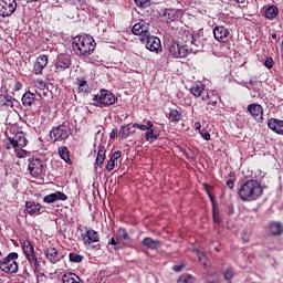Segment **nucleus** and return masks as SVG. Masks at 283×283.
<instances>
[{
  "mask_svg": "<svg viewBox=\"0 0 283 283\" xmlns=\"http://www.w3.org/2000/svg\"><path fill=\"white\" fill-rule=\"evenodd\" d=\"M235 3H244L247 0H234Z\"/></svg>",
  "mask_w": 283,
  "mask_h": 283,
  "instance_id": "774afa93",
  "label": "nucleus"
},
{
  "mask_svg": "<svg viewBox=\"0 0 283 283\" xmlns=\"http://www.w3.org/2000/svg\"><path fill=\"white\" fill-rule=\"evenodd\" d=\"M264 188L262 187V184L255 179L243 181L237 190V195L242 202H255V200L262 198Z\"/></svg>",
  "mask_w": 283,
  "mask_h": 283,
  "instance_id": "f257e3e1",
  "label": "nucleus"
},
{
  "mask_svg": "<svg viewBox=\"0 0 283 283\" xmlns=\"http://www.w3.org/2000/svg\"><path fill=\"white\" fill-rule=\"evenodd\" d=\"M56 200H62V202H65V200H67V195L62 191H55L53 193L46 195L43 198V202L46 205H52V202H56Z\"/></svg>",
  "mask_w": 283,
  "mask_h": 283,
  "instance_id": "4be33fe9",
  "label": "nucleus"
},
{
  "mask_svg": "<svg viewBox=\"0 0 283 283\" xmlns=\"http://www.w3.org/2000/svg\"><path fill=\"white\" fill-rule=\"evenodd\" d=\"M17 12V0H0V17H12Z\"/></svg>",
  "mask_w": 283,
  "mask_h": 283,
  "instance_id": "9d476101",
  "label": "nucleus"
},
{
  "mask_svg": "<svg viewBox=\"0 0 283 283\" xmlns=\"http://www.w3.org/2000/svg\"><path fill=\"white\" fill-rule=\"evenodd\" d=\"M129 134H132V128L129 127V125L120 126V128H119V136L122 138H124V139L128 138Z\"/></svg>",
  "mask_w": 283,
  "mask_h": 283,
  "instance_id": "ea45409f",
  "label": "nucleus"
},
{
  "mask_svg": "<svg viewBox=\"0 0 283 283\" xmlns=\"http://www.w3.org/2000/svg\"><path fill=\"white\" fill-rule=\"evenodd\" d=\"M25 211L34 218V216H41L43 213V206L38 201L31 200L25 202Z\"/></svg>",
  "mask_w": 283,
  "mask_h": 283,
  "instance_id": "f3484780",
  "label": "nucleus"
},
{
  "mask_svg": "<svg viewBox=\"0 0 283 283\" xmlns=\"http://www.w3.org/2000/svg\"><path fill=\"white\" fill-rule=\"evenodd\" d=\"M142 43H146V49L149 50V52H156V54H160V52H163L160 39L151 35V33H148V35L142 40Z\"/></svg>",
  "mask_w": 283,
  "mask_h": 283,
  "instance_id": "6e6552de",
  "label": "nucleus"
},
{
  "mask_svg": "<svg viewBox=\"0 0 283 283\" xmlns=\"http://www.w3.org/2000/svg\"><path fill=\"white\" fill-rule=\"evenodd\" d=\"M199 134L203 138V140H211V134H209V130H207L206 128L199 130Z\"/></svg>",
  "mask_w": 283,
  "mask_h": 283,
  "instance_id": "09e8293b",
  "label": "nucleus"
},
{
  "mask_svg": "<svg viewBox=\"0 0 283 283\" xmlns=\"http://www.w3.org/2000/svg\"><path fill=\"white\" fill-rule=\"evenodd\" d=\"M271 235L277 237L283 233V226L280 222H272L269 226Z\"/></svg>",
  "mask_w": 283,
  "mask_h": 283,
  "instance_id": "2f4dec72",
  "label": "nucleus"
},
{
  "mask_svg": "<svg viewBox=\"0 0 283 283\" xmlns=\"http://www.w3.org/2000/svg\"><path fill=\"white\" fill-rule=\"evenodd\" d=\"M70 262H74L75 264H80V262H83V256L81 254L71 252L69 254Z\"/></svg>",
  "mask_w": 283,
  "mask_h": 283,
  "instance_id": "a18cd8bd",
  "label": "nucleus"
},
{
  "mask_svg": "<svg viewBox=\"0 0 283 283\" xmlns=\"http://www.w3.org/2000/svg\"><path fill=\"white\" fill-rule=\"evenodd\" d=\"M23 274L30 277L31 274H30V270H28V266H24Z\"/></svg>",
  "mask_w": 283,
  "mask_h": 283,
  "instance_id": "69168bd1",
  "label": "nucleus"
},
{
  "mask_svg": "<svg viewBox=\"0 0 283 283\" xmlns=\"http://www.w3.org/2000/svg\"><path fill=\"white\" fill-rule=\"evenodd\" d=\"M72 49L76 56H90L96 50V41L90 35H77L73 39Z\"/></svg>",
  "mask_w": 283,
  "mask_h": 283,
  "instance_id": "f03ea898",
  "label": "nucleus"
},
{
  "mask_svg": "<svg viewBox=\"0 0 283 283\" xmlns=\"http://www.w3.org/2000/svg\"><path fill=\"white\" fill-rule=\"evenodd\" d=\"M247 111L253 120L256 123H264V108L262 105L255 103L249 104Z\"/></svg>",
  "mask_w": 283,
  "mask_h": 283,
  "instance_id": "9b49d317",
  "label": "nucleus"
},
{
  "mask_svg": "<svg viewBox=\"0 0 283 283\" xmlns=\"http://www.w3.org/2000/svg\"><path fill=\"white\" fill-rule=\"evenodd\" d=\"M133 127L135 129H140V132H149V129H151V127H154V122L147 120L146 125L145 124L134 123Z\"/></svg>",
  "mask_w": 283,
  "mask_h": 283,
  "instance_id": "c9c22d12",
  "label": "nucleus"
},
{
  "mask_svg": "<svg viewBox=\"0 0 283 283\" xmlns=\"http://www.w3.org/2000/svg\"><path fill=\"white\" fill-rule=\"evenodd\" d=\"M186 36L188 40H186V43H190V52L193 54H197V52H200L202 48H205V44L202 43V40H200V35H193L191 33H186Z\"/></svg>",
  "mask_w": 283,
  "mask_h": 283,
  "instance_id": "2eb2a0df",
  "label": "nucleus"
},
{
  "mask_svg": "<svg viewBox=\"0 0 283 283\" xmlns=\"http://www.w3.org/2000/svg\"><path fill=\"white\" fill-rule=\"evenodd\" d=\"M115 167H116V161H114V159H109L107 165H106V170L107 171H114Z\"/></svg>",
  "mask_w": 283,
  "mask_h": 283,
  "instance_id": "603ef678",
  "label": "nucleus"
},
{
  "mask_svg": "<svg viewBox=\"0 0 283 283\" xmlns=\"http://www.w3.org/2000/svg\"><path fill=\"white\" fill-rule=\"evenodd\" d=\"M14 98L9 94H0V111L13 109Z\"/></svg>",
  "mask_w": 283,
  "mask_h": 283,
  "instance_id": "412c9836",
  "label": "nucleus"
},
{
  "mask_svg": "<svg viewBox=\"0 0 283 283\" xmlns=\"http://www.w3.org/2000/svg\"><path fill=\"white\" fill-rule=\"evenodd\" d=\"M36 95L32 92H27L22 96V105L23 107H32L36 103Z\"/></svg>",
  "mask_w": 283,
  "mask_h": 283,
  "instance_id": "393cba45",
  "label": "nucleus"
},
{
  "mask_svg": "<svg viewBox=\"0 0 283 283\" xmlns=\"http://www.w3.org/2000/svg\"><path fill=\"white\" fill-rule=\"evenodd\" d=\"M59 156L66 163L67 165H72V159L70 158V148L66 146H61L57 149Z\"/></svg>",
  "mask_w": 283,
  "mask_h": 283,
  "instance_id": "c756f323",
  "label": "nucleus"
},
{
  "mask_svg": "<svg viewBox=\"0 0 283 283\" xmlns=\"http://www.w3.org/2000/svg\"><path fill=\"white\" fill-rule=\"evenodd\" d=\"M201 127H202V125L200 124V122H196V123L193 124V129H195L196 132H201V130H200Z\"/></svg>",
  "mask_w": 283,
  "mask_h": 283,
  "instance_id": "052dcab7",
  "label": "nucleus"
},
{
  "mask_svg": "<svg viewBox=\"0 0 283 283\" xmlns=\"http://www.w3.org/2000/svg\"><path fill=\"white\" fill-rule=\"evenodd\" d=\"M132 32L136 36H140V41H143L145 39V36L149 35V24H147L145 22H138V23L134 24Z\"/></svg>",
  "mask_w": 283,
  "mask_h": 283,
  "instance_id": "6ab92c4d",
  "label": "nucleus"
},
{
  "mask_svg": "<svg viewBox=\"0 0 283 283\" xmlns=\"http://www.w3.org/2000/svg\"><path fill=\"white\" fill-rule=\"evenodd\" d=\"M164 17H166L168 21H176V19H178V11L176 9H166Z\"/></svg>",
  "mask_w": 283,
  "mask_h": 283,
  "instance_id": "e433bc0d",
  "label": "nucleus"
},
{
  "mask_svg": "<svg viewBox=\"0 0 283 283\" xmlns=\"http://www.w3.org/2000/svg\"><path fill=\"white\" fill-rule=\"evenodd\" d=\"M228 189H233L235 187V181L233 179H229L227 181Z\"/></svg>",
  "mask_w": 283,
  "mask_h": 283,
  "instance_id": "4d7b16f0",
  "label": "nucleus"
},
{
  "mask_svg": "<svg viewBox=\"0 0 283 283\" xmlns=\"http://www.w3.org/2000/svg\"><path fill=\"white\" fill-rule=\"evenodd\" d=\"M268 70H272L273 65H275V62L273 61L272 57H268L265 62L263 63Z\"/></svg>",
  "mask_w": 283,
  "mask_h": 283,
  "instance_id": "3c124183",
  "label": "nucleus"
},
{
  "mask_svg": "<svg viewBox=\"0 0 283 283\" xmlns=\"http://www.w3.org/2000/svg\"><path fill=\"white\" fill-rule=\"evenodd\" d=\"M117 240H120L122 242H132V237L129 235V232H127V229L119 228L117 230Z\"/></svg>",
  "mask_w": 283,
  "mask_h": 283,
  "instance_id": "473e14b6",
  "label": "nucleus"
},
{
  "mask_svg": "<svg viewBox=\"0 0 283 283\" xmlns=\"http://www.w3.org/2000/svg\"><path fill=\"white\" fill-rule=\"evenodd\" d=\"M135 1V6L137 8H142L143 10H145V8H149V6H151V0H134Z\"/></svg>",
  "mask_w": 283,
  "mask_h": 283,
  "instance_id": "49530a36",
  "label": "nucleus"
},
{
  "mask_svg": "<svg viewBox=\"0 0 283 283\" xmlns=\"http://www.w3.org/2000/svg\"><path fill=\"white\" fill-rule=\"evenodd\" d=\"M50 137L52 138L53 143L67 140V138H70V132L67 130L65 125H59L52 128V130L50 132Z\"/></svg>",
  "mask_w": 283,
  "mask_h": 283,
  "instance_id": "1a4fd4ad",
  "label": "nucleus"
},
{
  "mask_svg": "<svg viewBox=\"0 0 283 283\" xmlns=\"http://www.w3.org/2000/svg\"><path fill=\"white\" fill-rule=\"evenodd\" d=\"M28 163V171L32 178L39 179L45 176V169H48L45 160L39 157H30Z\"/></svg>",
  "mask_w": 283,
  "mask_h": 283,
  "instance_id": "7ed1b4c3",
  "label": "nucleus"
},
{
  "mask_svg": "<svg viewBox=\"0 0 283 283\" xmlns=\"http://www.w3.org/2000/svg\"><path fill=\"white\" fill-rule=\"evenodd\" d=\"M268 127L272 132H274V134H279L280 136H283V119L270 118L268 120Z\"/></svg>",
  "mask_w": 283,
  "mask_h": 283,
  "instance_id": "5701e85b",
  "label": "nucleus"
},
{
  "mask_svg": "<svg viewBox=\"0 0 283 283\" xmlns=\"http://www.w3.org/2000/svg\"><path fill=\"white\" fill-rule=\"evenodd\" d=\"M206 283H219L220 276L218 275V272H208L202 276Z\"/></svg>",
  "mask_w": 283,
  "mask_h": 283,
  "instance_id": "72a5a7b5",
  "label": "nucleus"
},
{
  "mask_svg": "<svg viewBox=\"0 0 283 283\" xmlns=\"http://www.w3.org/2000/svg\"><path fill=\"white\" fill-rule=\"evenodd\" d=\"M265 19H269L270 21H273L279 14H280V9L277 6L272 4L265 9Z\"/></svg>",
  "mask_w": 283,
  "mask_h": 283,
  "instance_id": "cd10ccee",
  "label": "nucleus"
},
{
  "mask_svg": "<svg viewBox=\"0 0 283 283\" xmlns=\"http://www.w3.org/2000/svg\"><path fill=\"white\" fill-rule=\"evenodd\" d=\"M76 85H77L78 94L90 93V84H87V81L85 80V77H78L76 81Z\"/></svg>",
  "mask_w": 283,
  "mask_h": 283,
  "instance_id": "bb28decb",
  "label": "nucleus"
},
{
  "mask_svg": "<svg viewBox=\"0 0 283 283\" xmlns=\"http://www.w3.org/2000/svg\"><path fill=\"white\" fill-rule=\"evenodd\" d=\"M190 94H193L196 98H201V101H207L209 98V93L205 90V85L202 83L193 84L189 88Z\"/></svg>",
  "mask_w": 283,
  "mask_h": 283,
  "instance_id": "a211bd4d",
  "label": "nucleus"
},
{
  "mask_svg": "<svg viewBox=\"0 0 283 283\" xmlns=\"http://www.w3.org/2000/svg\"><path fill=\"white\" fill-rule=\"evenodd\" d=\"M235 275L233 268H228L224 272H223V277L226 280V282L231 283V281L233 280V276Z\"/></svg>",
  "mask_w": 283,
  "mask_h": 283,
  "instance_id": "a19ab883",
  "label": "nucleus"
},
{
  "mask_svg": "<svg viewBox=\"0 0 283 283\" xmlns=\"http://www.w3.org/2000/svg\"><path fill=\"white\" fill-rule=\"evenodd\" d=\"M182 269H185V265H175L172 268V271H175V273H180V271H182Z\"/></svg>",
  "mask_w": 283,
  "mask_h": 283,
  "instance_id": "bf43d9fd",
  "label": "nucleus"
},
{
  "mask_svg": "<svg viewBox=\"0 0 283 283\" xmlns=\"http://www.w3.org/2000/svg\"><path fill=\"white\" fill-rule=\"evenodd\" d=\"M212 220L214 224H221L222 219L220 218V210L217 208H212Z\"/></svg>",
  "mask_w": 283,
  "mask_h": 283,
  "instance_id": "c03bdc74",
  "label": "nucleus"
},
{
  "mask_svg": "<svg viewBox=\"0 0 283 283\" xmlns=\"http://www.w3.org/2000/svg\"><path fill=\"white\" fill-rule=\"evenodd\" d=\"M143 247L149 249L150 251H158L160 249V241L154 240L150 237H146L142 241Z\"/></svg>",
  "mask_w": 283,
  "mask_h": 283,
  "instance_id": "b1692460",
  "label": "nucleus"
},
{
  "mask_svg": "<svg viewBox=\"0 0 283 283\" xmlns=\"http://www.w3.org/2000/svg\"><path fill=\"white\" fill-rule=\"evenodd\" d=\"M8 142L13 149H23V147L28 146V139L25 138V133L23 132H18L13 137H8Z\"/></svg>",
  "mask_w": 283,
  "mask_h": 283,
  "instance_id": "4468645a",
  "label": "nucleus"
},
{
  "mask_svg": "<svg viewBox=\"0 0 283 283\" xmlns=\"http://www.w3.org/2000/svg\"><path fill=\"white\" fill-rule=\"evenodd\" d=\"M48 66V55L42 54L36 57L35 62L33 63V74L36 76L43 74V70Z\"/></svg>",
  "mask_w": 283,
  "mask_h": 283,
  "instance_id": "aec40b11",
  "label": "nucleus"
},
{
  "mask_svg": "<svg viewBox=\"0 0 283 283\" xmlns=\"http://www.w3.org/2000/svg\"><path fill=\"white\" fill-rule=\"evenodd\" d=\"M168 119L170 120V123H180V120H182V111L170 108Z\"/></svg>",
  "mask_w": 283,
  "mask_h": 283,
  "instance_id": "c85d7f7f",
  "label": "nucleus"
},
{
  "mask_svg": "<svg viewBox=\"0 0 283 283\" xmlns=\"http://www.w3.org/2000/svg\"><path fill=\"white\" fill-rule=\"evenodd\" d=\"M159 134L156 133V129L154 127L149 128L148 132L145 133V138L147 143H156V139L159 138Z\"/></svg>",
  "mask_w": 283,
  "mask_h": 283,
  "instance_id": "f704fd0d",
  "label": "nucleus"
},
{
  "mask_svg": "<svg viewBox=\"0 0 283 283\" xmlns=\"http://www.w3.org/2000/svg\"><path fill=\"white\" fill-rule=\"evenodd\" d=\"M72 67V56L69 54H60L55 60V72H65Z\"/></svg>",
  "mask_w": 283,
  "mask_h": 283,
  "instance_id": "ddd939ff",
  "label": "nucleus"
},
{
  "mask_svg": "<svg viewBox=\"0 0 283 283\" xmlns=\"http://www.w3.org/2000/svg\"><path fill=\"white\" fill-rule=\"evenodd\" d=\"M14 154L17 158H28V150L22 148H14Z\"/></svg>",
  "mask_w": 283,
  "mask_h": 283,
  "instance_id": "de8ad7c7",
  "label": "nucleus"
},
{
  "mask_svg": "<svg viewBox=\"0 0 283 283\" xmlns=\"http://www.w3.org/2000/svg\"><path fill=\"white\" fill-rule=\"evenodd\" d=\"M21 87H23V84L21 82H17L14 85V92H19V90H21Z\"/></svg>",
  "mask_w": 283,
  "mask_h": 283,
  "instance_id": "680f3d73",
  "label": "nucleus"
},
{
  "mask_svg": "<svg viewBox=\"0 0 283 283\" xmlns=\"http://www.w3.org/2000/svg\"><path fill=\"white\" fill-rule=\"evenodd\" d=\"M120 156H123V153L120 150H116L112 156H111V160L115 161L118 160V158H120Z\"/></svg>",
  "mask_w": 283,
  "mask_h": 283,
  "instance_id": "864d4df0",
  "label": "nucleus"
},
{
  "mask_svg": "<svg viewBox=\"0 0 283 283\" xmlns=\"http://www.w3.org/2000/svg\"><path fill=\"white\" fill-rule=\"evenodd\" d=\"M93 101H95V103H93L94 107H109L111 105H114L118 98L108 90L102 88L93 97Z\"/></svg>",
  "mask_w": 283,
  "mask_h": 283,
  "instance_id": "39448f33",
  "label": "nucleus"
},
{
  "mask_svg": "<svg viewBox=\"0 0 283 283\" xmlns=\"http://www.w3.org/2000/svg\"><path fill=\"white\" fill-rule=\"evenodd\" d=\"M203 189L206 191V193H211V190L213 189V187H211V185L209 184H203Z\"/></svg>",
  "mask_w": 283,
  "mask_h": 283,
  "instance_id": "6e6d98bb",
  "label": "nucleus"
},
{
  "mask_svg": "<svg viewBox=\"0 0 283 283\" xmlns=\"http://www.w3.org/2000/svg\"><path fill=\"white\" fill-rule=\"evenodd\" d=\"M118 136V132H116V129H113L109 134V138L113 139V138H116Z\"/></svg>",
  "mask_w": 283,
  "mask_h": 283,
  "instance_id": "e2e57ef3",
  "label": "nucleus"
},
{
  "mask_svg": "<svg viewBox=\"0 0 283 283\" xmlns=\"http://www.w3.org/2000/svg\"><path fill=\"white\" fill-rule=\"evenodd\" d=\"M105 154H107V149H105V146L99 145L97 150V157H96V165L97 167H99V169H103L105 158H107Z\"/></svg>",
  "mask_w": 283,
  "mask_h": 283,
  "instance_id": "a878e982",
  "label": "nucleus"
},
{
  "mask_svg": "<svg viewBox=\"0 0 283 283\" xmlns=\"http://www.w3.org/2000/svg\"><path fill=\"white\" fill-rule=\"evenodd\" d=\"M196 253L200 264H202L205 269H207V253L201 252L200 250H196Z\"/></svg>",
  "mask_w": 283,
  "mask_h": 283,
  "instance_id": "37998d69",
  "label": "nucleus"
},
{
  "mask_svg": "<svg viewBox=\"0 0 283 283\" xmlns=\"http://www.w3.org/2000/svg\"><path fill=\"white\" fill-rule=\"evenodd\" d=\"M169 54L172 56V59H178V55L180 56L181 53H178L177 42H172V44L169 46Z\"/></svg>",
  "mask_w": 283,
  "mask_h": 283,
  "instance_id": "79ce46f5",
  "label": "nucleus"
},
{
  "mask_svg": "<svg viewBox=\"0 0 283 283\" xmlns=\"http://www.w3.org/2000/svg\"><path fill=\"white\" fill-rule=\"evenodd\" d=\"M44 255L51 264H57V262H61L63 258H65V254H63V251L56 249L55 247H49L44 250Z\"/></svg>",
  "mask_w": 283,
  "mask_h": 283,
  "instance_id": "f8f14e48",
  "label": "nucleus"
},
{
  "mask_svg": "<svg viewBox=\"0 0 283 283\" xmlns=\"http://www.w3.org/2000/svg\"><path fill=\"white\" fill-rule=\"evenodd\" d=\"M19 253L11 252L0 260V271L3 273H19Z\"/></svg>",
  "mask_w": 283,
  "mask_h": 283,
  "instance_id": "423d86ee",
  "label": "nucleus"
},
{
  "mask_svg": "<svg viewBox=\"0 0 283 283\" xmlns=\"http://www.w3.org/2000/svg\"><path fill=\"white\" fill-rule=\"evenodd\" d=\"M81 238L84 247L90 248L92 247L93 249H96V242H101V234L96 232V230L92 228H84V231L81 232Z\"/></svg>",
  "mask_w": 283,
  "mask_h": 283,
  "instance_id": "0eeeda50",
  "label": "nucleus"
},
{
  "mask_svg": "<svg viewBox=\"0 0 283 283\" xmlns=\"http://www.w3.org/2000/svg\"><path fill=\"white\" fill-rule=\"evenodd\" d=\"M210 202L212 205V209L218 208V203H216V197L213 195H211V192L208 195Z\"/></svg>",
  "mask_w": 283,
  "mask_h": 283,
  "instance_id": "5fc2aeb1",
  "label": "nucleus"
},
{
  "mask_svg": "<svg viewBox=\"0 0 283 283\" xmlns=\"http://www.w3.org/2000/svg\"><path fill=\"white\" fill-rule=\"evenodd\" d=\"M22 249L33 273H40L41 264L39 263V259H36V252L34 251L32 242H30V240H25Z\"/></svg>",
  "mask_w": 283,
  "mask_h": 283,
  "instance_id": "20e7f679",
  "label": "nucleus"
},
{
  "mask_svg": "<svg viewBox=\"0 0 283 283\" xmlns=\"http://www.w3.org/2000/svg\"><path fill=\"white\" fill-rule=\"evenodd\" d=\"M69 6H76L77 3H81V0H64Z\"/></svg>",
  "mask_w": 283,
  "mask_h": 283,
  "instance_id": "13d9d810",
  "label": "nucleus"
},
{
  "mask_svg": "<svg viewBox=\"0 0 283 283\" xmlns=\"http://www.w3.org/2000/svg\"><path fill=\"white\" fill-rule=\"evenodd\" d=\"M177 59H187L189 56V49H187V45H181L178 43V51H177Z\"/></svg>",
  "mask_w": 283,
  "mask_h": 283,
  "instance_id": "58836bf2",
  "label": "nucleus"
},
{
  "mask_svg": "<svg viewBox=\"0 0 283 283\" xmlns=\"http://www.w3.org/2000/svg\"><path fill=\"white\" fill-rule=\"evenodd\" d=\"M271 36H272V39H277V33H276L275 31H273V32L271 33Z\"/></svg>",
  "mask_w": 283,
  "mask_h": 283,
  "instance_id": "338daca9",
  "label": "nucleus"
},
{
  "mask_svg": "<svg viewBox=\"0 0 283 283\" xmlns=\"http://www.w3.org/2000/svg\"><path fill=\"white\" fill-rule=\"evenodd\" d=\"M108 244H111L112 247H116V244H118V241H116L115 238H111Z\"/></svg>",
  "mask_w": 283,
  "mask_h": 283,
  "instance_id": "0e129e2a",
  "label": "nucleus"
},
{
  "mask_svg": "<svg viewBox=\"0 0 283 283\" xmlns=\"http://www.w3.org/2000/svg\"><path fill=\"white\" fill-rule=\"evenodd\" d=\"M34 85L38 90H42V91L45 90L46 87L45 81L43 80H35Z\"/></svg>",
  "mask_w": 283,
  "mask_h": 283,
  "instance_id": "8fccbe9b",
  "label": "nucleus"
},
{
  "mask_svg": "<svg viewBox=\"0 0 283 283\" xmlns=\"http://www.w3.org/2000/svg\"><path fill=\"white\" fill-rule=\"evenodd\" d=\"M193 282H196V277L187 273L181 274L177 280V283H193Z\"/></svg>",
  "mask_w": 283,
  "mask_h": 283,
  "instance_id": "4c0bfd02",
  "label": "nucleus"
},
{
  "mask_svg": "<svg viewBox=\"0 0 283 283\" xmlns=\"http://www.w3.org/2000/svg\"><path fill=\"white\" fill-rule=\"evenodd\" d=\"M63 283H83V280L74 273H66L62 276Z\"/></svg>",
  "mask_w": 283,
  "mask_h": 283,
  "instance_id": "7c9ffc66",
  "label": "nucleus"
},
{
  "mask_svg": "<svg viewBox=\"0 0 283 283\" xmlns=\"http://www.w3.org/2000/svg\"><path fill=\"white\" fill-rule=\"evenodd\" d=\"M230 34L231 33L227 27L219 25L213 28V36L219 43H227L229 41Z\"/></svg>",
  "mask_w": 283,
  "mask_h": 283,
  "instance_id": "dca6fc26",
  "label": "nucleus"
}]
</instances>
